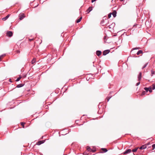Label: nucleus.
I'll use <instances>...</instances> for the list:
<instances>
[{"instance_id": "obj_1", "label": "nucleus", "mask_w": 155, "mask_h": 155, "mask_svg": "<svg viewBox=\"0 0 155 155\" xmlns=\"http://www.w3.org/2000/svg\"><path fill=\"white\" fill-rule=\"evenodd\" d=\"M104 18V19L101 22V25H107V24L108 23V19H107L106 18H105V19Z\"/></svg>"}, {"instance_id": "obj_2", "label": "nucleus", "mask_w": 155, "mask_h": 155, "mask_svg": "<svg viewBox=\"0 0 155 155\" xmlns=\"http://www.w3.org/2000/svg\"><path fill=\"white\" fill-rule=\"evenodd\" d=\"M7 35L9 37H11L12 36L13 33L11 31H8L7 33Z\"/></svg>"}, {"instance_id": "obj_3", "label": "nucleus", "mask_w": 155, "mask_h": 155, "mask_svg": "<svg viewBox=\"0 0 155 155\" xmlns=\"http://www.w3.org/2000/svg\"><path fill=\"white\" fill-rule=\"evenodd\" d=\"M19 19L20 20H22L25 17V16H24V14L23 13L20 14L19 15Z\"/></svg>"}, {"instance_id": "obj_4", "label": "nucleus", "mask_w": 155, "mask_h": 155, "mask_svg": "<svg viewBox=\"0 0 155 155\" xmlns=\"http://www.w3.org/2000/svg\"><path fill=\"white\" fill-rule=\"evenodd\" d=\"M110 51L109 50H104L103 52V55H105L108 54L110 52Z\"/></svg>"}, {"instance_id": "obj_5", "label": "nucleus", "mask_w": 155, "mask_h": 155, "mask_svg": "<svg viewBox=\"0 0 155 155\" xmlns=\"http://www.w3.org/2000/svg\"><path fill=\"white\" fill-rule=\"evenodd\" d=\"M131 152V149H128L126 150L125 152L123 153V154H127L130 153Z\"/></svg>"}, {"instance_id": "obj_6", "label": "nucleus", "mask_w": 155, "mask_h": 155, "mask_svg": "<svg viewBox=\"0 0 155 155\" xmlns=\"http://www.w3.org/2000/svg\"><path fill=\"white\" fill-rule=\"evenodd\" d=\"M142 73L141 72L139 73V74L138 76V81H140L141 79Z\"/></svg>"}, {"instance_id": "obj_7", "label": "nucleus", "mask_w": 155, "mask_h": 155, "mask_svg": "<svg viewBox=\"0 0 155 155\" xmlns=\"http://www.w3.org/2000/svg\"><path fill=\"white\" fill-rule=\"evenodd\" d=\"M93 7H90L87 10V13H89L92 10Z\"/></svg>"}, {"instance_id": "obj_8", "label": "nucleus", "mask_w": 155, "mask_h": 155, "mask_svg": "<svg viewBox=\"0 0 155 155\" xmlns=\"http://www.w3.org/2000/svg\"><path fill=\"white\" fill-rule=\"evenodd\" d=\"M147 148V145L145 144L144 145H142V146L140 147L139 148L140 149L142 150V149H143L146 148Z\"/></svg>"}, {"instance_id": "obj_9", "label": "nucleus", "mask_w": 155, "mask_h": 155, "mask_svg": "<svg viewBox=\"0 0 155 155\" xmlns=\"http://www.w3.org/2000/svg\"><path fill=\"white\" fill-rule=\"evenodd\" d=\"M44 142L43 141V140H40L37 142V145H40L41 144L44 143Z\"/></svg>"}, {"instance_id": "obj_10", "label": "nucleus", "mask_w": 155, "mask_h": 155, "mask_svg": "<svg viewBox=\"0 0 155 155\" xmlns=\"http://www.w3.org/2000/svg\"><path fill=\"white\" fill-rule=\"evenodd\" d=\"M87 150L88 151L91 152L92 151L93 152H94L95 151V150H92L90 148V147L89 146L87 147Z\"/></svg>"}, {"instance_id": "obj_11", "label": "nucleus", "mask_w": 155, "mask_h": 155, "mask_svg": "<svg viewBox=\"0 0 155 155\" xmlns=\"http://www.w3.org/2000/svg\"><path fill=\"white\" fill-rule=\"evenodd\" d=\"M114 17H115L116 16L117 12L115 10H114L113 12L111 13Z\"/></svg>"}, {"instance_id": "obj_12", "label": "nucleus", "mask_w": 155, "mask_h": 155, "mask_svg": "<svg viewBox=\"0 0 155 155\" xmlns=\"http://www.w3.org/2000/svg\"><path fill=\"white\" fill-rule=\"evenodd\" d=\"M9 16H10V15L8 14V15H7L5 17L3 18H2V20L4 21H5L8 18V17H9Z\"/></svg>"}, {"instance_id": "obj_13", "label": "nucleus", "mask_w": 155, "mask_h": 155, "mask_svg": "<svg viewBox=\"0 0 155 155\" xmlns=\"http://www.w3.org/2000/svg\"><path fill=\"white\" fill-rule=\"evenodd\" d=\"M101 54V52L100 51H96V54L98 56H99Z\"/></svg>"}, {"instance_id": "obj_14", "label": "nucleus", "mask_w": 155, "mask_h": 155, "mask_svg": "<svg viewBox=\"0 0 155 155\" xmlns=\"http://www.w3.org/2000/svg\"><path fill=\"white\" fill-rule=\"evenodd\" d=\"M24 84H19L17 85L16 86V87L17 88H19L23 87L24 86Z\"/></svg>"}, {"instance_id": "obj_15", "label": "nucleus", "mask_w": 155, "mask_h": 155, "mask_svg": "<svg viewBox=\"0 0 155 155\" xmlns=\"http://www.w3.org/2000/svg\"><path fill=\"white\" fill-rule=\"evenodd\" d=\"M142 53H143V51L142 50H139L137 52V55H138Z\"/></svg>"}, {"instance_id": "obj_16", "label": "nucleus", "mask_w": 155, "mask_h": 155, "mask_svg": "<svg viewBox=\"0 0 155 155\" xmlns=\"http://www.w3.org/2000/svg\"><path fill=\"white\" fill-rule=\"evenodd\" d=\"M82 19V17H81L79 18L76 21L77 23H78L79 22L81 21Z\"/></svg>"}, {"instance_id": "obj_17", "label": "nucleus", "mask_w": 155, "mask_h": 155, "mask_svg": "<svg viewBox=\"0 0 155 155\" xmlns=\"http://www.w3.org/2000/svg\"><path fill=\"white\" fill-rule=\"evenodd\" d=\"M36 61L35 59L33 58L32 60L31 61V63L32 64H33L34 63H35Z\"/></svg>"}, {"instance_id": "obj_18", "label": "nucleus", "mask_w": 155, "mask_h": 155, "mask_svg": "<svg viewBox=\"0 0 155 155\" xmlns=\"http://www.w3.org/2000/svg\"><path fill=\"white\" fill-rule=\"evenodd\" d=\"M149 87H145L144 88V89L146 91V92H148L149 91Z\"/></svg>"}, {"instance_id": "obj_19", "label": "nucleus", "mask_w": 155, "mask_h": 155, "mask_svg": "<svg viewBox=\"0 0 155 155\" xmlns=\"http://www.w3.org/2000/svg\"><path fill=\"white\" fill-rule=\"evenodd\" d=\"M106 38H107V37L106 36H105L104 38V42H106V43H109V42H107V41H106Z\"/></svg>"}, {"instance_id": "obj_20", "label": "nucleus", "mask_w": 155, "mask_h": 155, "mask_svg": "<svg viewBox=\"0 0 155 155\" xmlns=\"http://www.w3.org/2000/svg\"><path fill=\"white\" fill-rule=\"evenodd\" d=\"M151 76H153V74H155V72L154 71H153V70H151Z\"/></svg>"}, {"instance_id": "obj_21", "label": "nucleus", "mask_w": 155, "mask_h": 155, "mask_svg": "<svg viewBox=\"0 0 155 155\" xmlns=\"http://www.w3.org/2000/svg\"><path fill=\"white\" fill-rule=\"evenodd\" d=\"M102 149L104 152H106L107 151V150L106 148H102Z\"/></svg>"}, {"instance_id": "obj_22", "label": "nucleus", "mask_w": 155, "mask_h": 155, "mask_svg": "<svg viewBox=\"0 0 155 155\" xmlns=\"http://www.w3.org/2000/svg\"><path fill=\"white\" fill-rule=\"evenodd\" d=\"M138 147L135 148V149H133V150H132V151L133 152H136V151H137V149H138Z\"/></svg>"}, {"instance_id": "obj_23", "label": "nucleus", "mask_w": 155, "mask_h": 155, "mask_svg": "<svg viewBox=\"0 0 155 155\" xmlns=\"http://www.w3.org/2000/svg\"><path fill=\"white\" fill-rule=\"evenodd\" d=\"M149 91L150 92H152V88H151V87L150 86V87H149Z\"/></svg>"}, {"instance_id": "obj_24", "label": "nucleus", "mask_w": 155, "mask_h": 155, "mask_svg": "<svg viewBox=\"0 0 155 155\" xmlns=\"http://www.w3.org/2000/svg\"><path fill=\"white\" fill-rule=\"evenodd\" d=\"M21 77H20L18 78L16 80V81H19L21 79Z\"/></svg>"}, {"instance_id": "obj_25", "label": "nucleus", "mask_w": 155, "mask_h": 155, "mask_svg": "<svg viewBox=\"0 0 155 155\" xmlns=\"http://www.w3.org/2000/svg\"><path fill=\"white\" fill-rule=\"evenodd\" d=\"M152 150H153L155 148V144H153L152 146Z\"/></svg>"}, {"instance_id": "obj_26", "label": "nucleus", "mask_w": 155, "mask_h": 155, "mask_svg": "<svg viewBox=\"0 0 155 155\" xmlns=\"http://www.w3.org/2000/svg\"><path fill=\"white\" fill-rule=\"evenodd\" d=\"M147 64H148V63H146L144 65V66L143 67L142 69H143L144 68H145L147 66Z\"/></svg>"}, {"instance_id": "obj_27", "label": "nucleus", "mask_w": 155, "mask_h": 155, "mask_svg": "<svg viewBox=\"0 0 155 155\" xmlns=\"http://www.w3.org/2000/svg\"><path fill=\"white\" fill-rule=\"evenodd\" d=\"M5 55V54H2V55H1L0 56V61H1V58L3 57Z\"/></svg>"}, {"instance_id": "obj_28", "label": "nucleus", "mask_w": 155, "mask_h": 155, "mask_svg": "<svg viewBox=\"0 0 155 155\" xmlns=\"http://www.w3.org/2000/svg\"><path fill=\"white\" fill-rule=\"evenodd\" d=\"M112 14H111V13H110L108 15V18H110L111 17V15Z\"/></svg>"}, {"instance_id": "obj_29", "label": "nucleus", "mask_w": 155, "mask_h": 155, "mask_svg": "<svg viewBox=\"0 0 155 155\" xmlns=\"http://www.w3.org/2000/svg\"><path fill=\"white\" fill-rule=\"evenodd\" d=\"M110 97H107V98H106V99L107 100V102H108L110 99Z\"/></svg>"}, {"instance_id": "obj_30", "label": "nucleus", "mask_w": 155, "mask_h": 155, "mask_svg": "<svg viewBox=\"0 0 155 155\" xmlns=\"http://www.w3.org/2000/svg\"><path fill=\"white\" fill-rule=\"evenodd\" d=\"M25 124V123L24 122H21V125L23 126V127H24V124Z\"/></svg>"}, {"instance_id": "obj_31", "label": "nucleus", "mask_w": 155, "mask_h": 155, "mask_svg": "<svg viewBox=\"0 0 155 155\" xmlns=\"http://www.w3.org/2000/svg\"><path fill=\"white\" fill-rule=\"evenodd\" d=\"M153 87H152V89L153 90L155 89V84H153Z\"/></svg>"}, {"instance_id": "obj_32", "label": "nucleus", "mask_w": 155, "mask_h": 155, "mask_svg": "<svg viewBox=\"0 0 155 155\" xmlns=\"http://www.w3.org/2000/svg\"><path fill=\"white\" fill-rule=\"evenodd\" d=\"M146 92L145 91H143L141 94V95H144L145 94Z\"/></svg>"}, {"instance_id": "obj_33", "label": "nucleus", "mask_w": 155, "mask_h": 155, "mask_svg": "<svg viewBox=\"0 0 155 155\" xmlns=\"http://www.w3.org/2000/svg\"><path fill=\"white\" fill-rule=\"evenodd\" d=\"M140 49V47H136V48H133V50H135V49Z\"/></svg>"}, {"instance_id": "obj_34", "label": "nucleus", "mask_w": 155, "mask_h": 155, "mask_svg": "<svg viewBox=\"0 0 155 155\" xmlns=\"http://www.w3.org/2000/svg\"><path fill=\"white\" fill-rule=\"evenodd\" d=\"M140 84V82H137V83L136 84V86H138V85Z\"/></svg>"}, {"instance_id": "obj_35", "label": "nucleus", "mask_w": 155, "mask_h": 155, "mask_svg": "<svg viewBox=\"0 0 155 155\" xmlns=\"http://www.w3.org/2000/svg\"><path fill=\"white\" fill-rule=\"evenodd\" d=\"M20 52V51L19 50L16 51V52L17 53H19Z\"/></svg>"}, {"instance_id": "obj_36", "label": "nucleus", "mask_w": 155, "mask_h": 155, "mask_svg": "<svg viewBox=\"0 0 155 155\" xmlns=\"http://www.w3.org/2000/svg\"><path fill=\"white\" fill-rule=\"evenodd\" d=\"M96 0H91L92 3H93Z\"/></svg>"}, {"instance_id": "obj_37", "label": "nucleus", "mask_w": 155, "mask_h": 155, "mask_svg": "<svg viewBox=\"0 0 155 155\" xmlns=\"http://www.w3.org/2000/svg\"><path fill=\"white\" fill-rule=\"evenodd\" d=\"M33 39H29V40L30 41H32Z\"/></svg>"}, {"instance_id": "obj_38", "label": "nucleus", "mask_w": 155, "mask_h": 155, "mask_svg": "<svg viewBox=\"0 0 155 155\" xmlns=\"http://www.w3.org/2000/svg\"><path fill=\"white\" fill-rule=\"evenodd\" d=\"M108 97H110V98H111L112 97V96L110 95V94H109Z\"/></svg>"}, {"instance_id": "obj_39", "label": "nucleus", "mask_w": 155, "mask_h": 155, "mask_svg": "<svg viewBox=\"0 0 155 155\" xmlns=\"http://www.w3.org/2000/svg\"><path fill=\"white\" fill-rule=\"evenodd\" d=\"M150 142H149L147 144V145H150Z\"/></svg>"}, {"instance_id": "obj_40", "label": "nucleus", "mask_w": 155, "mask_h": 155, "mask_svg": "<svg viewBox=\"0 0 155 155\" xmlns=\"http://www.w3.org/2000/svg\"><path fill=\"white\" fill-rule=\"evenodd\" d=\"M9 81H10V82H12V81H11V79H10L9 80Z\"/></svg>"}, {"instance_id": "obj_41", "label": "nucleus", "mask_w": 155, "mask_h": 155, "mask_svg": "<svg viewBox=\"0 0 155 155\" xmlns=\"http://www.w3.org/2000/svg\"><path fill=\"white\" fill-rule=\"evenodd\" d=\"M112 93V91H110V94H111Z\"/></svg>"}, {"instance_id": "obj_42", "label": "nucleus", "mask_w": 155, "mask_h": 155, "mask_svg": "<svg viewBox=\"0 0 155 155\" xmlns=\"http://www.w3.org/2000/svg\"><path fill=\"white\" fill-rule=\"evenodd\" d=\"M124 0H120V1L121 2H122V1H124Z\"/></svg>"}, {"instance_id": "obj_43", "label": "nucleus", "mask_w": 155, "mask_h": 155, "mask_svg": "<svg viewBox=\"0 0 155 155\" xmlns=\"http://www.w3.org/2000/svg\"><path fill=\"white\" fill-rule=\"evenodd\" d=\"M133 154H134V155H135L134 154V153H133Z\"/></svg>"}, {"instance_id": "obj_44", "label": "nucleus", "mask_w": 155, "mask_h": 155, "mask_svg": "<svg viewBox=\"0 0 155 155\" xmlns=\"http://www.w3.org/2000/svg\"><path fill=\"white\" fill-rule=\"evenodd\" d=\"M84 154V155H87V154Z\"/></svg>"}]
</instances>
